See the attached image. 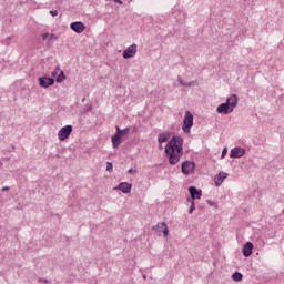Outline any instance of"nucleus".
<instances>
[{"label":"nucleus","mask_w":284,"mask_h":284,"mask_svg":"<svg viewBox=\"0 0 284 284\" xmlns=\"http://www.w3.org/2000/svg\"><path fill=\"white\" fill-rule=\"evenodd\" d=\"M164 152L170 165H176L183 156V138L174 135L165 145Z\"/></svg>","instance_id":"nucleus-1"},{"label":"nucleus","mask_w":284,"mask_h":284,"mask_svg":"<svg viewBox=\"0 0 284 284\" xmlns=\"http://www.w3.org/2000/svg\"><path fill=\"white\" fill-rule=\"evenodd\" d=\"M236 105H239V95L232 94L226 99L225 103H221L216 108V112L217 114H232L236 109Z\"/></svg>","instance_id":"nucleus-2"},{"label":"nucleus","mask_w":284,"mask_h":284,"mask_svg":"<svg viewBox=\"0 0 284 284\" xmlns=\"http://www.w3.org/2000/svg\"><path fill=\"white\" fill-rule=\"evenodd\" d=\"M194 125V115L190 111L185 112L182 130L184 134H190L192 126Z\"/></svg>","instance_id":"nucleus-3"},{"label":"nucleus","mask_w":284,"mask_h":284,"mask_svg":"<svg viewBox=\"0 0 284 284\" xmlns=\"http://www.w3.org/2000/svg\"><path fill=\"white\" fill-rule=\"evenodd\" d=\"M52 79H55L57 83H63L65 81V73L61 70V67H55L51 72Z\"/></svg>","instance_id":"nucleus-4"},{"label":"nucleus","mask_w":284,"mask_h":284,"mask_svg":"<svg viewBox=\"0 0 284 284\" xmlns=\"http://www.w3.org/2000/svg\"><path fill=\"white\" fill-rule=\"evenodd\" d=\"M72 134V125L68 124L58 132V139L59 141H65V139H70V135Z\"/></svg>","instance_id":"nucleus-5"},{"label":"nucleus","mask_w":284,"mask_h":284,"mask_svg":"<svg viewBox=\"0 0 284 284\" xmlns=\"http://www.w3.org/2000/svg\"><path fill=\"white\" fill-rule=\"evenodd\" d=\"M136 43L129 45L122 53L123 59H133V57H136Z\"/></svg>","instance_id":"nucleus-6"},{"label":"nucleus","mask_w":284,"mask_h":284,"mask_svg":"<svg viewBox=\"0 0 284 284\" xmlns=\"http://www.w3.org/2000/svg\"><path fill=\"white\" fill-rule=\"evenodd\" d=\"M194 168H196V164L192 161H185L182 163V173L185 174V176L192 174L194 172Z\"/></svg>","instance_id":"nucleus-7"},{"label":"nucleus","mask_w":284,"mask_h":284,"mask_svg":"<svg viewBox=\"0 0 284 284\" xmlns=\"http://www.w3.org/2000/svg\"><path fill=\"white\" fill-rule=\"evenodd\" d=\"M245 149L241 146H235L231 150L230 152V158L231 159H242V156H245Z\"/></svg>","instance_id":"nucleus-8"},{"label":"nucleus","mask_w":284,"mask_h":284,"mask_svg":"<svg viewBox=\"0 0 284 284\" xmlns=\"http://www.w3.org/2000/svg\"><path fill=\"white\" fill-rule=\"evenodd\" d=\"M39 85L41 88H50V85H54V78H50L48 75L40 77Z\"/></svg>","instance_id":"nucleus-9"},{"label":"nucleus","mask_w":284,"mask_h":284,"mask_svg":"<svg viewBox=\"0 0 284 284\" xmlns=\"http://www.w3.org/2000/svg\"><path fill=\"white\" fill-rule=\"evenodd\" d=\"M113 190H120L123 194H130L132 192V184L128 182H122L118 186H115Z\"/></svg>","instance_id":"nucleus-10"},{"label":"nucleus","mask_w":284,"mask_h":284,"mask_svg":"<svg viewBox=\"0 0 284 284\" xmlns=\"http://www.w3.org/2000/svg\"><path fill=\"white\" fill-rule=\"evenodd\" d=\"M189 192L191 194V201H196V199L201 200V197L203 196V191L196 189V186H190Z\"/></svg>","instance_id":"nucleus-11"},{"label":"nucleus","mask_w":284,"mask_h":284,"mask_svg":"<svg viewBox=\"0 0 284 284\" xmlns=\"http://www.w3.org/2000/svg\"><path fill=\"white\" fill-rule=\"evenodd\" d=\"M71 30L77 32V34H81L85 30V24L81 21L72 22L70 24Z\"/></svg>","instance_id":"nucleus-12"},{"label":"nucleus","mask_w":284,"mask_h":284,"mask_svg":"<svg viewBox=\"0 0 284 284\" xmlns=\"http://www.w3.org/2000/svg\"><path fill=\"white\" fill-rule=\"evenodd\" d=\"M252 250H254V244H252V242L245 243L242 248L243 256H245V258L252 256Z\"/></svg>","instance_id":"nucleus-13"},{"label":"nucleus","mask_w":284,"mask_h":284,"mask_svg":"<svg viewBox=\"0 0 284 284\" xmlns=\"http://www.w3.org/2000/svg\"><path fill=\"white\" fill-rule=\"evenodd\" d=\"M225 179H227V173L220 172L219 174H216L215 179H214L216 187H221V185H223V182L225 181Z\"/></svg>","instance_id":"nucleus-14"},{"label":"nucleus","mask_w":284,"mask_h":284,"mask_svg":"<svg viewBox=\"0 0 284 284\" xmlns=\"http://www.w3.org/2000/svg\"><path fill=\"white\" fill-rule=\"evenodd\" d=\"M59 37L54 33H44L42 34V41H45L47 43H50L51 41H57Z\"/></svg>","instance_id":"nucleus-15"},{"label":"nucleus","mask_w":284,"mask_h":284,"mask_svg":"<svg viewBox=\"0 0 284 284\" xmlns=\"http://www.w3.org/2000/svg\"><path fill=\"white\" fill-rule=\"evenodd\" d=\"M170 141V133H160L158 136V143H168Z\"/></svg>","instance_id":"nucleus-16"},{"label":"nucleus","mask_w":284,"mask_h":284,"mask_svg":"<svg viewBox=\"0 0 284 284\" xmlns=\"http://www.w3.org/2000/svg\"><path fill=\"white\" fill-rule=\"evenodd\" d=\"M121 135H119V133H115L112 138H111V141H112V145L114 149L119 148V145H121Z\"/></svg>","instance_id":"nucleus-17"},{"label":"nucleus","mask_w":284,"mask_h":284,"mask_svg":"<svg viewBox=\"0 0 284 284\" xmlns=\"http://www.w3.org/2000/svg\"><path fill=\"white\" fill-rule=\"evenodd\" d=\"M130 133V128H125L121 130V128L116 126V132L115 134H119L121 138L126 136V134Z\"/></svg>","instance_id":"nucleus-18"},{"label":"nucleus","mask_w":284,"mask_h":284,"mask_svg":"<svg viewBox=\"0 0 284 284\" xmlns=\"http://www.w3.org/2000/svg\"><path fill=\"white\" fill-rule=\"evenodd\" d=\"M168 227V224L165 222L158 223L155 226L152 227V230H156L158 232H163Z\"/></svg>","instance_id":"nucleus-19"},{"label":"nucleus","mask_w":284,"mask_h":284,"mask_svg":"<svg viewBox=\"0 0 284 284\" xmlns=\"http://www.w3.org/2000/svg\"><path fill=\"white\" fill-rule=\"evenodd\" d=\"M232 278H233V281H235V283H239V282L243 281V274L240 272H235V273H233Z\"/></svg>","instance_id":"nucleus-20"},{"label":"nucleus","mask_w":284,"mask_h":284,"mask_svg":"<svg viewBox=\"0 0 284 284\" xmlns=\"http://www.w3.org/2000/svg\"><path fill=\"white\" fill-rule=\"evenodd\" d=\"M187 202L191 203L189 214H192V212H194L196 210V204L194 203V200H192L190 197L187 199Z\"/></svg>","instance_id":"nucleus-21"},{"label":"nucleus","mask_w":284,"mask_h":284,"mask_svg":"<svg viewBox=\"0 0 284 284\" xmlns=\"http://www.w3.org/2000/svg\"><path fill=\"white\" fill-rule=\"evenodd\" d=\"M197 85H199V81L196 80L186 82V88H196Z\"/></svg>","instance_id":"nucleus-22"},{"label":"nucleus","mask_w":284,"mask_h":284,"mask_svg":"<svg viewBox=\"0 0 284 284\" xmlns=\"http://www.w3.org/2000/svg\"><path fill=\"white\" fill-rule=\"evenodd\" d=\"M178 81H179L180 85H183V88L187 87V82H185V80H183V78H181V75L178 77Z\"/></svg>","instance_id":"nucleus-23"},{"label":"nucleus","mask_w":284,"mask_h":284,"mask_svg":"<svg viewBox=\"0 0 284 284\" xmlns=\"http://www.w3.org/2000/svg\"><path fill=\"white\" fill-rule=\"evenodd\" d=\"M206 203H207V205H211V207H215V210H216V207H219V204L212 200H207Z\"/></svg>","instance_id":"nucleus-24"},{"label":"nucleus","mask_w":284,"mask_h":284,"mask_svg":"<svg viewBox=\"0 0 284 284\" xmlns=\"http://www.w3.org/2000/svg\"><path fill=\"white\" fill-rule=\"evenodd\" d=\"M114 165L112 164V162H108L106 163V172H112Z\"/></svg>","instance_id":"nucleus-25"},{"label":"nucleus","mask_w":284,"mask_h":284,"mask_svg":"<svg viewBox=\"0 0 284 284\" xmlns=\"http://www.w3.org/2000/svg\"><path fill=\"white\" fill-rule=\"evenodd\" d=\"M163 236L166 237L170 234V230L168 229V226L165 229L162 230Z\"/></svg>","instance_id":"nucleus-26"},{"label":"nucleus","mask_w":284,"mask_h":284,"mask_svg":"<svg viewBox=\"0 0 284 284\" xmlns=\"http://www.w3.org/2000/svg\"><path fill=\"white\" fill-rule=\"evenodd\" d=\"M225 156H227V148L223 149L221 159H225Z\"/></svg>","instance_id":"nucleus-27"},{"label":"nucleus","mask_w":284,"mask_h":284,"mask_svg":"<svg viewBox=\"0 0 284 284\" xmlns=\"http://www.w3.org/2000/svg\"><path fill=\"white\" fill-rule=\"evenodd\" d=\"M51 17H58L59 11L54 10V11H50Z\"/></svg>","instance_id":"nucleus-28"},{"label":"nucleus","mask_w":284,"mask_h":284,"mask_svg":"<svg viewBox=\"0 0 284 284\" xmlns=\"http://www.w3.org/2000/svg\"><path fill=\"white\" fill-rule=\"evenodd\" d=\"M115 3H119V6H123V1L121 0H113Z\"/></svg>","instance_id":"nucleus-29"},{"label":"nucleus","mask_w":284,"mask_h":284,"mask_svg":"<svg viewBox=\"0 0 284 284\" xmlns=\"http://www.w3.org/2000/svg\"><path fill=\"white\" fill-rule=\"evenodd\" d=\"M10 190V186L2 187V192H8Z\"/></svg>","instance_id":"nucleus-30"},{"label":"nucleus","mask_w":284,"mask_h":284,"mask_svg":"<svg viewBox=\"0 0 284 284\" xmlns=\"http://www.w3.org/2000/svg\"><path fill=\"white\" fill-rule=\"evenodd\" d=\"M132 173H134V169H129L128 174H132Z\"/></svg>","instance_id":"nucleus-31"},{"label":"nucleus","mask_w":284,"mask_h":284,"mask_svg":"<svg viewBox=\"0 0 284 284\" xmlns=\"http://www.w3.org/2000/svg\"><path fill=\"white\" fill-rule=\"evenodd\" d=\"M159 148H160V150H163V143H159Z\"/></svg>","instance_id":"nucleus-32"},{"label":"nucleus","mask_w":284,"mask_h":284,"mask_svg":"<svg viewBox=\"0 0 284 284\" xmlns=\"http://www.w3.org/2000/svg\"><path fill=\"white\" fill-rule=\"evenodd\" d=\"M144 281L148 280V275H143Z\"/></svg>","instance_id":"nucleus-33"}]
</instances>
